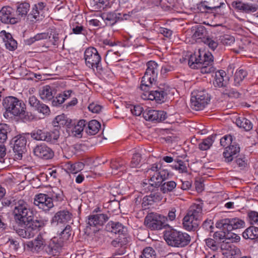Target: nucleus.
<instances>
[{
  "instance_id": "c85d7f7f",
  "label": "nucleus",
  "mask_w": 258,
  "mask_h": 258,
  "mask_svg": "<svg viewBox=\"0 0 258 258\" xmlns=\"http://www.w3.org/2000/svg\"><path fill=\"white\" fill-rule=\"evenodd\" d=\"M40 98L44 101H50L54 97L53 89L49 85L42 87L39 90Z\"/></svg>"
},
{
  "instance_id": "6e6552de",
  "label": "nucleus",
  "mask_w": 258,
  "mask_h": 258,
  "mask_svg": "<svg viewBox=\"0 0 258 258\" xmlns=\"http://www.w3.org/2000/svg\"><path fill=\"white\" fill-rule=\"evenodd\" d=\"M166 219L164 216L151 213L145 217L144 224L151 230H160L165 226Z\"/></svg>"
},
{
  "instance_id": "dca6fc26",
  "label": "nucleus",
  "mask_w": 258,
  "mask_h": 258,
  "mask_svg": "<svg viewBox=\"0 0 258 258\" xmlns=\"http://www.w3.org/2000/svg\"><path fill=\"white\" fill-rule=\"evenodd\" d=\"M167 86L160 85L155 90L150 91L148 93V99L155 100L158 103L164 102L167 95Z\"/></svg>"
},
{
  "instance_id": "412c9836",
  "label": "nucleus",
  "mask_w": 258,
  "mask_h": 258,
  "mask_svg": "<svg viewBox=\"0 0 258 258\" xmlns=\"http://www.w3.org/2000/svg\"><path fill=\"white\" fill-rule=\"evenodd\" d=\"M200 221L197 218L186 214L182 220V226L183 228L188 231H197L199 227Z\"/></svg>"
},
{
  "instance_id": "2f4dec72",
  "label": "nucleus",
  "mask_w": 258,
  "mask_h": 258,
  "mask_svg": "<svg viewBox=\"0 0 258 258\" xmlns=\"http://www.w3.org/2000/svg\"><path fill=\"white\" fill-rule=\"evenodd\" d=\"M110 167L112 169L113 174H118V172H123L126 170V166L124 161L113 160L110 162Z\"/></svg>"
},
{
  "instance_id": "473e14b6",
  "label": "nucleus",
  "mask_w": 258,
  "mask_h": 258,
  "mask_svg": "<svg viewBox=\"0 0 258 258\" xmlns=\"http://www.w3.org/2000/svg\"><path fill=\"white\" fill-rule=\"evenodd\" d=\"M101 127L100 123L96 120H92L88 122L85 127V132L88 135H96Z\"/></svg>"
},
{
  "instance_id": "c03bdc74",
  "label": "nucleus",
  "mask_w": 258,
  "mask_h": 258,
  "mask_svg": "<svg viewBox=\"0 0 258 258\" xmlns=\"http://www.w3.org/2000/svg\"><path fill=\"white\" fill-rule=\"evenodd\" d=\"M30 9V5L27 3H23L19 4L17 8L18 16L25 17Z\"/></svg>"
},
{
  "instance_id": "3c124183",
  "label": "nucleus",
  "mask_w": 258,
  "mask_h": 258,
  "mask_svg": "<svg viewBox=\"0 0 258 258\" xmlns=\"http://www.w3.org/2000/svg\"><path fill=\"white\" fill-rule=\"evenodd\" d=\"M214 141L213 140L212 137H208L206 139L203 140L199 145V148L201 150L205 151L211 147Z\"/></svg>"
},
{
  "instance_id": "338daca9",
  "label": "nucleus",
  "mask_w": 258,
  "mask_h": 258,
  "mask_svg": "<svg viewBox=\"0 0 258 258\" xmlns=\"http://www.w3.org/2000/svg\"><path fill=\"white\" fill-rule=\"evenodd\" d=\"M40 103L41 102L34 95H31L28 98V104L34 110Z\"/></svg>"
},
{
  "instance_id": "ddd939ff",
  "label": "nucleus",
  "mask_w": 258,
  "mask_h": 258,
  "mask_svg": "<svg viewBox=\"0 0 258 258\" xmlns=\"http://www.w3.org/2000/svg\"><path fill=\"white\" fill-rule=\"evenodd\" d=\"M45 5L42 2L35 4L30 13L28 15L27 20L29 23H34L42 20L44 17V8Z\"/></svg>"
},
{
  "instance_id": "f257e3e1",
  "label": "nucleus",
  "mask_w": 258,
  "mask_h": 258,
  "mask_svg": "<svg viewBox=\"0 0 258 258\" xmlns=\"http://www.w3.org/2000/svg\"><path fill=\"white\" fill-rule=\"evenodd\" d=\"M147 172L150 177L149 184L154 187L160 186V190L163 193L171 192L176 186V183L174 181H167L162 184L163 181L168 178L169 173L160 163L153 164Z\"/></svg>"
},
{
  "instance_id": "72a5a7b5",
  "label": "nucleus",
  "mask_w": 258,
  "mask_h": 258,
  "mask_svg": "<svg viewBox=\"0 0 258 258\" xmlns=\"http://www.w3.org/2000/svg\"><path fill=\"white\" fill-rule=\"evenodd\" d=\"M71 120L69 119L64 114L57 115L53 121L54 126L61 127L68 126L70 124Z\"/></svg>"
},
{
  "instance_id": "f704fd0d",
  "label": "nucleus",
  "mask_w": 258,
  "mask_h": 258,
  "mask_svg": "<svg viewBox=\"0 0 258 258\" xmlns=\"http://www.w3.org/2000/svg\"><path fill=\"white\" fill-rule=\"evenodd\" d=\"M235 123L238 127L243 128L246 131H249L252 128L251 122L243 116L236 118Z\"/></svg>"
},
{
  "instance_id": "de8ad7c7",
  "label": "nucleus",
  "mask_w": 258,
  "mask_h": 258,
  "mask_svg": "<svg viewBox=\"0 0 258 258\" xmlns=\"http://www.w3.org/2000/svg\"><path fill=\"white\" fill-rule=\"evenodd\" d=\"M86 124V120L83 119L79 120L73 128V132L75 133V135H81V136H82V133L83 132L84 128L85 129Z\"/></svg>"
},
{
  "instance_id": "49530a36",
  "label": "nucleus",
  "mask_w": 258,
  "mask_h": 258,
  "mask_svg": "<svg viewBox=\"0 0 258 258\" xmlns=\"http://www.w3.org/2000/svg\"><path fill=\"white\" fill-rule=\"evenodd\" d=\"M18 117H20L24 121H31L36 119V116L32 112L26 111V105L23 108L22 112L20 113Z\"/></svg>"
},
{
  "instance_id": "37998d69",
  "label": "nucleus",
  "mask_w": 258,
  "mask_h": 258,
  "mask_svg": "<svg viewBox=\"0 0 258 258\" xmlns=\"http://www.w3.org/2000/svg\"><path fill=\"white\" fill-rule=\"evenodd\" d=\"M11 129L9 125L6 123L0 124V143H5L8 139V134Z\"/></svg>"
},
{
  "instance_id": "4c0bfd02",
  "label": "nucleus",
  "mask_w": 258,
  "mask_h": 258,
  "mask_svg": "<svg viewBox=\"0 0 258 258\" xmlns=\"http://www.w3.org/2000/svg\"><path fill=\"white\" fill-rule=\"evenodd\" d=\"M84 164L81 162L75 163L69 162L66 165V168L68 172L76 173L82 170L84 168Z\"/></svg>"
},
{
  "instance_id": "052dcab7",
  "label": "nucleus",
  "mask_w": 258,
  "mask_h": 258,
  "mask_svg": "<svg viewBox=\"0 0 258 258\" xmlns=\"http://www.w3.org/2000/svg\"><path fill=\"white\" fill-rule=\"evenodd\" d=\"M217 231L214 233L213 238L216 239V241L219 243L221 241H223V243L226 241V231L227 230H223Z\"/></svg>"
},
{
  "instance_id": "f8f14e48",
  "label": "nucleus",
  "mask_w": 258,
  "mask_h": 258,
  "mask_svg": "<svg viewBox=\"0 0 258 258\" xmlns=\"http://www.w3.org/2000/svg\"><path fill=\"white\" fill-rule=\"evenodd\" d=\"M31 137L37 141H44L47 142H55L59 137L55 132H48L41 130H36L31 133Z\"/></svg>"
},
{
  "instance_id": "6ab92c4d",
  "label": "nucleus",
  "mask_w": 258,
  "mask_h": 258,
  "mask_svg": "<svg viewBox=\"0 0 258 258\" xmlns=\"http://www.w3.org/2000/svg\"><path fill=\"white\" fill-rule=\"evenodd\" d=\"M143 116L146 120L160 122L164 120L166 118L167 114L163 110L149 109L144 111Z\"/></svg>"
},
{
  "instance_id": "69168bd1",
  "label": "nucleus",
  "mask_w": 258,
  "mask_h": 258,
  "mask_svg": "<svg viewBox=\"0 0 258 258\" xmlns=\"http://www.w3.org/2000/svg\"><path fill=\"white\" fill-rule=\"evenodd\" d=\"M130 110L132 113L136 116H140L144 112L143 108L140 105H131Z\"/></svg>"
},
{
  "instance_id": "423d86ee",
  "label": "nucleus",
  "mask_w": 258,
  "mask_h": 258,
  "mask_svg": "<svg viewBox=\"0 0 258 258\" xmlns=\"http://www.w3.org/2000/svg\"><path fill=\"white\" fill-rule=\"evenodd\" d=\"M84 57L85 60V64L88 68L102 74L103 73V69L101 66V57L99 54L97 50L93 47L87 48L85 52Z\"/></svg>"
},
{
  "instance_id": "e2e57ef3",
  "label": "nucleus",
  "mask_w": 258,
  "mask_h": 258,
  "mask_svg": "<svg viewBox=\"0 0 258 258\" xmlns=\"http://www.w3.org/2000/svg\"><path fill=\"white\" fill-rule=\"evenodd\" d=\"M177 208L176 207H171L169 209L167 216L165 217L166 222L168 221H173L175 220L176 217Z\"/></svg>"
},
{
  "instance_id": "7c9ffc66",
  "label": "nucleus",
  "mask_w": 258,
  "mask_h": 258,
  "mask_svg": "<svg viewBox=\"0 0 258 258\" xmlns=\"http://www.w3.org/2000/svg\"><path fill=\"white\" fill-rule=\"evenodd\" d=\"M72 214L67 210H62L57 212L52 218L53 222L64 223L71 219Z\"/></svg>"
},
{
  "instance_id": "2eb2a0df",
  "label": "nucleus",
  "mask_w": 258,
  "mask_h": 258,
  "mask_svg": "<svg viewBox=\"0 0 258 258\" xmlns=\"http://www.w3.org/2000/svg\"><path fill=\"white\" fill-rule=\"evenodd\" d=\"M19 19L15 17L14 11L10 7H4L0 10V21L3 23L14 24L18 23Z\"/></svg>"
},
{
  "instance_id": "4be33fe9",
  "label": "nucleus",
  "mask_w": 258,
  "mask_h": 258,
  "mask_svg": "<svg viewBox=\"0 0 258 258\" xmlns=\"http://www.w3.org/2000/svg\"><path fill=\"white\" fill-rule=\"evenodd\" d=\"M34 154L42 159L47 160L53 156V152L45 145L41 144L37 146L33 150Z\"/></svg>"
},
{
  "instance_id": "39448f33",
  "label": "nucleus",
  "mask_w": 258,
  "mask_h": 258,
  "mask_svg": "<svg viewBox=\"0 0 258 258\" xmlns=\"http://www.w3.org/2000/svg\"><path fill=\"white\" fill-rule=\"evenodd\" d=\"M164 239L169 245L176 247H183L187 245L191 240L188 234L176 230L166 231Z\"/></svg>"
},
{
  "instance_id": "9b49d317",
  "label": "nucleus",
  "mask_w": 258,
  "mask_h": 258,
  "mask_svg": "<svg viewBox=\"0 0 258 258\" xmlns=\"http://www.w3.org/2000/svg\"><path fill=\"white\" fill-rule=\"evenodd\" d=\"M34 204L45 212L49 211L54 207L52 198L44 194H39L35 196Z\"/></svg>"
},
{
  "instance_id": "bf43d9fd",
  "label": "nucleus",
  "mask_w": 258,
  "mask_h": 258,
  "mask_svg": "<svg viewBox=\"0 0 258 258\" xmlns=\"http://www.w3.org/2000/svg\"><path fill=\"white\" fill-rule=\"evenodd\" d=\"M35 110L45 115L49 114L50 112L49 107L42 102L35 109Z\"/></svg>"
},
{
  "instance_id": "e433bc0d",
  "label": "nucleus",
  "mask_w": 258,
  "mask_h": 258,
  "mask_svg": "<svg viewBox=\"0 0 258 258\" xmlns=\"http://www.w3.org/2000/svg\"><path fill=\"white\" fill-rule=\"evenodd\" d=\"M243 237L245 239H254L258 237V228L249 227L242 233Z\"/></svg>"
},
{
  "instance_id": "b1692460",
  "label": "nucleus",
  "mask_w": 258,
  "mask_h": 258,
  "mask_svg": "<svg viewBox=\"0 0 258 258\" xmlns=\"http://www.w3.org/2000/svg\"><path fill=\"white\" fill-rule=\"evenodd\" d=\"M63 246L62 240L59 241L55 237L51 238L48 240L46 243L45 250L49 254H55Z\"/></svg>"
},
{
  "instance_id": "09e8293b",
  "label": "nucleus",
  "mask_w": 258,
  "mask_h": 258,
  "mask_svg": "<svg viewBox=\"0 0 258 258\" xmlns=\"http://www.w3.org/2000/svg\"><path fill=\"white\" fill-rule=\"evenodd\" d=\"M140 258H157L155 250L151 247H147L142 251Z\"/></svg>"
},
{
  "instance_id": "79ce46f5",
  "label": "nucleus",
  "mask_w": 258,
  "mask_h": 258,
  "mask_svg": "<svg viewBox=\"0 0 258 258\" xmlns=\"http://www.w3.org/2000/svg\"><path fill=\"white\" fill-rule=\"evenodd\" d=\"M47 38H51V36L49 35L48 33L43 32L37 34L34 37L27 39L26 42L27 44L31 45L36 41L46 39Z\"/></svg>"
},
{
  "instance_id": "c756f323",
  "label": "nucleus",
  "mask_w": 258,
  "mask_h": 258,
  "mask_svg": "<svg viewBox=\"0 0 258 258\" xmlns=\"http://www.w3.org/2000/svg\"><path fill=\"white\" fill-rule=\"evenodd\" d=\"M186 214L194 218H197V219L200 221L203 214V203L192 204L189 207Z\"/></svg>"
},
{
  "instance_id": "7ed1b4c3",
  "label": "nucleus",
  "mask_w": 258,
  "mask_h": 258,
  "mask_svg": "<svg viewBox=\"0 0 258 258\" xmlns=\"http://www.w3.org/2000/svg\"><path fill=\"white\" fill-rule=\"evenodd\" d=\"M3 105L5 109L4 116L7 119L12 117H18L23 111L25 104L22 100L17 97L9 96L5 97L3 101Z\"/></svg>"
},
{
  "instance_id": "4d7b16f0",
  "label": "nucleus",
  "mask_w": 258,
  "mask_h": 258,
  "mask_svg": "<svg viewBox=\"0 0 258 258\" xmlns=\"http://www.w3.org/2000/svg\"><path fill=\"white\" fill-rule=\"evenodd\" d=\"M206 32V30L204 27L200 26L198 27L196 31L192 35V37L196 39H202L203 40L204 38H206L205 37Z\"/></svg>"
},
{
  "instance_id": "4468645a",
  "label": "nucleus",
  "mask_w": 258,
  "mask_h": 258,
  "mask_svg": "<svg viewBox=\"0 0 258 258\" xmlns=\"http://www.w3.org/2000/svg\"><path fill=\"white\" fill-rule=\"evenodd\" d=\"M13 150L16 159L20 160L22 158L23 154L26 151L27 139L25 136L20 135L14 138Z\"/></svg>"
},
{
  "instance_id": "6e6d98bb",
  "label": "nucleus",
  "mask_w": 258,
  "mask_h": 258,
  "mask_svg": "<svg viewBox=\"0 0 258 258\" xmlns=\"http://www.w3.org/2000/svg\"><path fill=\"white\" fill-rule=\"evenodd\" d=\"M219 6L211 7L208 6L207 2L206 1L202 2L197 4V9L201 13H206L208 11L219 8Z\"/></svg>"
},
{
  "instance_id": "a878e982",
  "label": "nucleus",
  "mask_w": 258,
  "mask_h": 258,
  "mask_svg": "<svg viewBox=\"0 0 258 258\" xmlns=\"http://www.w3.org/2000/svg\"><path fill=\"white\" fill-rule=\"evenodd\" d=\"M119 15H120L119 13L110 12L102 13L101 17L106 25L112 26L118 22L121 21V18L119 17Z\"/></svg>"
},
{
  "instance_id": "f03ea898",
  "label": "nucleus",
  "mask_w": 258,
  "mask_h": 258,
  "mask_svg": "<svg viewBox=\"0 0 258 258\" xmlns=\"http://www.w3.org/2000/svg\"><path fill=\"white\" fill-rule=\"evenodd\" d=\"M13 214L15 221L19 224L26 225L33 219L32 209L27 202L22 199L13 201Z\"/></svg>"
},
{
  "instance_id": "393cba45",
  "label": "nucleus",
  "mask_w": 258,
  "mask_h": 258,
  "mask_svg": "<svg viewBox=\"0 0 258 258\" xmlns=\"http://www.w3.org/2000/svg\"><path fill=\"white\" fill-rule=\"evenodd\" d=\"M240 152V148L237 144H233L228 146L225 148L223 154L226 162L232 161L234 158H236Z\"/></svg>"
},
{
  "instance_id": "13d9d810",
  "label": "nucleus",
  "mask_w": 258,
  "mask_h": 258,
  "mask_svg": "<svg viewBox=\"0 0 258 258\" xmlns=\"http://www.w3.org/2000/svg\"><path fill=\"white\" fill-rule=\"evenodd\" d=\"M221 42L225 45H231L235 42V38L229 35H224L220 37Z\"/></svg>"
},
{
  "instance_id": "5701e85b",
  "label": "nucleus",
  "mask_w": 258,
  "mask_h": 258,
  "mask_svg": "<svg viewBox=\"0 0 258 258\" xmlns=\"http://www.w3.org/2000/svg\"><path fill=\"white\" fill-rule=\"evenodd\" d=\"M232 6L236 9L246 14H251L258 10V5L252 3H244L241 1L234 2Z\"/></svg>"
},
{
  "instance_id": "c9c22d12",
  "label": "nucleus",
  "mask_w": 258,
  "mask_h": 258,
  "mask_svg": "<svg viewBox=\"0 0 258 258\" xmlns=\"http://www.w3.org/2000/svg\"><path fill=\"white\" fill-rule=\"evenodd\" d=\"M122 225L119 222H109L106 225V230L110 232L115 234L120 233L122 231Z\"/></svg>"
},
{
  "instance_id": "a18cd8bd",
  "label": "nucleus",
  "mask_w": 258,
  "mask_h": 258,
  "mask_svg": "<svg viewBox=\"0 0 258 258\" xmlns=\"http://www.w3.org/2000/svg\"><path fill=\"white\" fill-rule=\"evenodd\" d=\"M120 53L118 51H113L112 50H108L107 52L105 59L107 63L116 62L119 61L120 59L118 58Z\"/></svg>"
},
{
  "instance_id": "20e7f679",
  "label": "nucleus",
  "mask_w": 258,
  "mask_h": 258,
  "mask_svg": "<svg viewBox=\"0 0 258 258\" xmlns=\"http://www.w3.org/2000/svg\"><path fill=\"white\" fill-rule=\"evenodd\" d=\"M147 67L140 85L141 89L146 92L156 84L158 74V65L155 61L151 60L147 63Z\"/></svg>"
},
{
  "instance_id": "cd10ccee",
  "label": "nucleus",
  "mask_w": 258,
  "mask_h": 258,
  "mask_svg": "<svg viewBox=\"0 0 258 258\" xmlns=\"http://www.w3.org/2000/svg\"><path fill=\"white\" fill-rule=\"evenodd\" d=\"M228 81L226 72L223 70H219L215 74V80L213 84L215 87L219 88L226 86Z\"/></svg>"
},
{
  "instance_id": "f3484780",
  "label": "nucleus",
  "mask_w": 258,
  "mask_h": 258,
  "mask_svg": "<svg viewBox=\"0 0 258 258\" xmlns=\"http://www.w3.org/2000/svg\"><path fill=\"white\" fill-rule=\"evenodd\" d=\"M213 62V56L211 53L208 52L204 54L203 57L202 58L201 54L198 56V58H196L195 61L192 63L197 64H201L202 69V72L206 73H208L211 72V68L207 69L208 67H211Z\"/></svg>"
},
{
  "instance_id": "0e129e2a",
  "label": "nucleus",
  "mask_w": 258,
  "mask_h": 258,
  "mask_svg": "<svg viewBox=\"0 0 258 258\" xmlns=\"http://www.w3.org/2000/svg\"><path fill=\"white\" fill-rule=\"evenodd\" d=\"M43 223L41 221L38 220H33V219L29 222V223H27L26 225L29 224V226H28V227H30L31 229L34 232L35 230H36L38 228L40 227Z\"/></svg>"
},
{
  "instance_id": "58836bf2",
  "label": "nucleus",
  "mask_w": 258,
  "mask_h": 258,
  "mask_svg": "<svg viewBox=\"0 0 258 258\" xmlns=\"http://www.w3.org/2000/svg\"><path fill=\"white\" fill-rule=\"evenodd\" d=\"M204 44L207 45L210 49L214 51L219 45L218 39L216 37L208 36L204 38L202 40Z\"/></svg>"
},
{
  "instance_id": "603ef678",
  "label": "nucleus",
  "mask_w": 258,
  "mask_h": 258,
  "mask_svg": "<svg viewBox=\"0 0 258 258\" xmlns=\"http://www.w3.org/2000/svg\"><path fill=\"white\" fill-rule=\"evenodd\" d=\"M127 243V239L124 235L119 236L118 238L114 239L111 242V245L115 247H122Z\"/></svg>"
},
{
  "instance_id": "9d476101",
  "label": "nucleus",
  "mask_w": 258,
  "mask_h": 258,
  "mask_svg": "<svg viewBox=\"0 0 258 258\" xmlns=\"http://www.w3.org/2000/svg\"><path fill=\"white\" fill-rule=\"evenodd\" d=\"M244 224V221L238 218L224 219L216 223V227L223 230L231 231L242 227Z\"/></svg>"
},
{
  "instance_id": "ea45409f",
  "label": "nucleus",
  "mask_w": 258,
  "mask_h": 258,
  "mask_svg": "<svg viewBox=\"0 0 258 258\" xmlns=\"http://www.w3.org/2000/svg\"><path fill=\"white\" fill-rule=\"evenodd\" d=\"M247 72L243 69H239L236 71L234 76V84L236 86L240 85L244 78L247 76Z\"/></svg>"
},
{
  "instance_id": "5fc2aeb1",
  "label": "nucleus",
  "mask_w": 258,
  "mask_h": 258,
  "mask_svg": "<svg viewBox=\"0 0 258 258\" xmlns=\"http://www.w3.org/2000/svg\"><path fill=\"white\" fill-rule=\"evenodd\" d=\"M173 167L180 173H186L187 172L186 163L181 160L177 161L173 165Z\"/></svg>"
},
{
  "instance_id": "8fccbe9b",
  "label": "nucleus",
  "mask_w": 258,
  "mask_h": 258,
  "mask_svg": "<svg viewBox=\"0 0 258 258\" xmlns=\"http://www.w3.org/2000/svg\"><path fill=\"white\" fill-rule=\"evenodd\" d=\"M71 236V227L67 225L63 230L61 232L59 241L62 240V243L69 240Z\"/></svg>"
},
{
  "instance_id": "1a4fd4ad",
  "label": "nucleus",
  "mask_w": 258,
  "mask_h": 258,
  "mask_svg": "<svg viewBox=\"0 0 258 258\" xmlns=\"http://www.w3.org/2000/svg\"><path fill=\"white\" fill-rule=\"evenodd\" d=\"M49 239V236L45 232H41L34 240L28 242L26 247L33 252H38L45 249L46 244Z\"/></svg>"
},
{
  "instance_id": "a19ab883",
  "label": "nucleus",
  "mask_w": 258,
  "mask_h": 258,
  "mask_svg": "<svg viewBox=\"0 0 258 258\" xmlns=\"http://www.w3.org/2000/svg\"><path fill=\"white\" fill-rule=\"evenodd\" d=\"M14 230L19 236L24 238H31L35 235V232L28 226L25 229L14 228Z\"/></svg>"
},
{
  "instance_id": "bb28decb",
  "label": "nucleus",
  "mask_w": 258,
  "mask_h": 258,
  "mask_svg": "<svg viewBox=\"0 0 258 258\" xmlns=\"http://www.w3.org/2000/svg\"><path fill=\"white\" fill-rule=\"evenodd\" d=\"M0 37L3 39L7 49L10 50H14L17 48V42L13 39L10 33L3 30L0 33Z\"/></svg>"
},
{
  "instance_id": "680f3d73",
  "label": "nucleus",
  "mask_w": 258,
  "mask_h": 258,
  "mask_svg": "<svg viewBox=\"0 0 258 258\" xmlns=\"http://www.w3.org/2000/svg\"><path fill=\"white\" fill-rule=\"evenodd\" d=\"M205 242L207 246L213 250H217L219 246V243L214 238L206 239Z\"/></svg>"
},
{
  "instance_id": "a211bd4d",
  "label": "nucleus",
  "mask_w": 258,
  "mask_h": 258,
  "mask_svg": "<svg viewBox=\"0 0 258 258\" xmlns=\"http://www.w3.org/2000/svg\"><path fill=\"white\" fill-rule=\"evenodd\" d=\"M99 208L95 209L93 213L97 212L99 211ZM109 218V216L106 214H93L88 216V224L90 226L97 227L98 226H102L105 223Z\"/></svg>"
},
{
  "instance_id": "aec40b11",
  "label": "nucleus",
  "mask_w": 258,
  "mask_h": 258,
  "mask_svg": "<svg viewBox=\"0 0 258 258\" xmlns=\"http://www.w3.org/2000/svg\"><path fill=\"white\" fill-rule=\"evenodd\" d=\"M222 254L224 258H235L240 252V249L229 241H226L221 245Z\"/></svg>"
},
{
  "instance_id": "774afa93",
  "label": "nucleus",
  "mask_w": 258,
  "mask_h": 258,
  "mask_svg": "<svg viewBox=\"0 0 258 258\" xmlns=\"http://www.w3.org/2000/svg\"><path fill=\"white\" fill-rule=\"evenodd\" d=\"M248 216L251 224L258 225V213L255 211H250L248 213Z\"/></svg>"
},
{
  "instance_id": "0eeeda50",
  "label": "nucleus",
  "mask_w": 258,
  "mask_h": 258,
  "mask_svg": "<svg viewBox=\"0 0 258 258\" xmlns=\"http://www.w3.org/2000/svg\"><path fill=\"white\" fill-rule=\"evenodd\" d=\"M210 97L204 89L194 90L191 94V107L196 111L202 110L209 104Z\"/></svg>"
},
{
  "instance_id": "864d4df0",
  "label": "nucleus",
  "mask_w": 258,
  "mask_h": 258,
  "mask_svg": "<svg viewBox=\"0 0 258 258\" xmlns=\"http://www.w3.org/2000/svg\"><path fill=\"white\" fill-rule=\"evenodd\" d=\"M63 192L58 189L55 188L52 190L51 197L50 198H52V201L53 202H61L63 200Z\"/></svg>"
}]
</instances>
